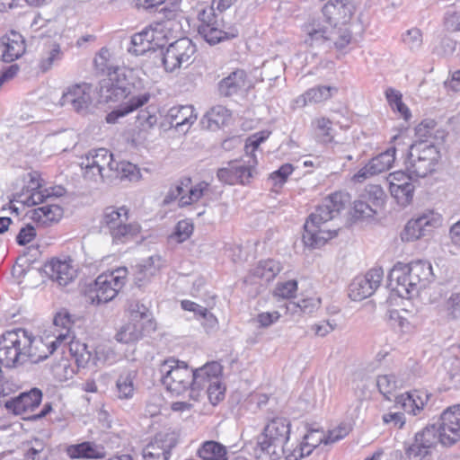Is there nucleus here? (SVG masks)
Instances as JSON below:
<instances>
[{
  "label": "nucleus",
  "mask_w": 460,
  "mask_h": 460,
  "mask_svg": "<svg viewBox=\"0 0 460 460\" xmlns=\"http://www.w3.org/2000/svg\"><path fill=\"white\" fill-rule=\"evenodd\" d=\"M179 442V435L167 429L157 432L142 450L144 460H169Z\"/></svg>",
  "instance_id": "12"
},
{
  "label": "nucleus",
  "mask_w": 460,
  "mask_h": 460,
  "mask_svg": "<svg viewBox=\"0 0 460 460\" xmlns=\"http://www.w3.org/2000/svg\"><path fill=\"white\" fill-rule=\"evenodd\" d=\"M214 6L211 5L208 8H204L200 10L198 13V32L202 31V29L208 28L209 26L215 25L216 21H217V16L214 12Z\"/></svg>",
  "instance_id": "62"
},
{
  "label": "nucleus",
  "mask_w": 460,
  "mask_h": 460,
  "mask_svg": "<svg viewBox=\"0 0 460 460\" xmlns=\"http://www.w3.org/2000/svg\"><path fill=\"white\" fill-rule=\"evenodd\" d=\"M436 164V163L409 151L405 161V169L409 173L418 179L426 177L429 173L433 172Z\"/></svg>",
  "instance_id": "28"
},
{
  "label": "nucleus",
  "mask_w": 460,
  "mask_h": 460,
  "mask_svg": "<svg viewBox=\"0 0 460 460\" xmlns=\"http://www.w3.org/2000/svg\"><path fill=\"white\" fill-rule=\"evenodd\" d=\"M285 70V63L279 57L263 62L261 66L262 80L273 81L278 79Z\"/></svg>",
  "instance_id": "45"
},
{
  "label": "nucleus",
  "mask_w": 460,
  "mask_h": 460,
  "mask_svg": "<svg viewBox=\"0 0 460 460\" xmlns=\"http://www.w3.org/2000/svg\"><path fill=\"white\" fill-rule=\"evenodd\" d=\"M126 268H119L109 274L97 277L91 289V299L96 305L111 301L125 284Z\"/></svg>",
  "instance_id": "11"
},
{
  "label": "nucleus",
  "mask_w": 460,
  "mask_h": 460,
  "mask_svg": "<svg viewBox=\"0 0 460 460\" xmlns=\"http://www.w3.org/2000/svg\"><path fill=\"white\" fill-rule=\"evenodd\" d=\"M443 22L447 31H460V11L456 10V6L448 7L444 14Z\"/></svg>",
  "instance_id": "60"
},
{
  "label": "nucleus",
  "mask_w": 460,
  "mask_h": 460,
  "mask_svg": "<svg viewBox=\"0 0 460 460\" xmlns=\"http://www.w3.org/2000/svg\"><path fill=\"white\" fill-rule=\"evenodd\" d=\"M432 279L431 264L421 260L408 264L397 262L388 275L389 285L402 297L418 295Z\"/></svg>",
  "instance_id": "5"
},
{
  "label": "nucleus",
  "mask_w": 460,
  "mask_h": 460,
  "mask_svg": "<svg viewBox=\"0 0 460 460\" xmlns=\"http://www.w3.org/2000/svg\"><path fill=\"white\" fill-rule=\"evenodd\" d=\"M376 214H377V211L361 196L354 202L352 216L355 219L370 218Z\"/></svg>",
  "instance_id": "54"
},
{
  "label": "nucleus",
  "mask_w": 460,
  "mask_h": 460,
  "mask_svg": "<svg viewBox=\"0 0 460 460\" xmlns=\"http://www.w3.org/2000/svg\"><path fill=\"white\" fill-rule=\"evenodd\" d=\"M143 336L142 324L138 321H131L123 325L116 333L115 339L121 343H131L137 341Z\"/></svg>",
  "instance_id": "37"
},
{
  "label": "nucleus",
  "mask_w": 460,
  "mask_h": 460,
  "mask_svg": "<svg viewBox=\"0 0 460 460\" xmlns=\"http://www.w3.org/2000/svg\"><path fill=\"white\" fill-rule=\"evenodd\" d=\"M128 209L125 206L105 208L102 224L108 229L113 243H127L140 234V225L137 222L128 223Z\"/></svg>",
  "instance_id": "6"
},
{
  "label": "nucleus",
  "mask_w": 460,
  "mask_h": 460,
  "mask_svg": "<svg viewBox=\"0 0 460 460\" xmlns=\"http://www.w3.org/2000/svg\"><path fill=\"white\" fill-rule=\"evenodd\" d=\"M396 402L401 403L405 411L413 415H417L424 406V402L417 391L402 394L396 398Z\"/></svg>",
  "instance_id": "42"
},
{
  "label": "nucleus",
  "mask_w": 460,
  "mask_h": 460,
  "mask_svg": "<svg viewBox=\"0 0 460 460\" xmlns=\"http://www.w3.org/2000/svg\"><path fill=\"white\" fill-rule=\"evenodd\" d=\"M92 102L89 87L75 84L68 87L59 100L61 106H67L76 112H85Z\"/></svg>",
  "instance_id": "20"
},
{
  "label": "nucleus",
  "mask_w": 460,
  "mask_h": 460,
  "mask_svg": "<svg viewBox=\"0 0 460 460\" xmlns=\"http://www.w3.org/2000/svg\"><path fill=\"white\" fill-rule=\"evenodd\" d=\"M291 422L288 418H272L255 443L246 446V450L257 459L279 460L285 454L284 446L289 440Z\"/></svg>",
  "instance_id": "4"
},
{
  "label": "nucleus",
  "mask_w": 460,
  "mask_h": 460,
  "mask_svg": "<svg viewBox=\"0 0 460 460\" xmlns=\"http://www.w3.org/2000/svg\"><path fill=\"white\" fill-rule=\"evenodd\" d=\"M25 51L23 37L14 31L0 38V58L4 62L18 59Z\"/></svg>",
  "instance_id": "23"
},
{
  "label": "nucleus",
  "mask_w": 460,
  "mask_h": 460,
  "mask_svg": "<svg viewBox=\"0 0 460 460\" xmlns=\"http://www.w3.org/2000/svg\"><path fill=\"white\" fill-rule=\"evenodd\" d=\"M166 119L171 127L180 128L185 125H191L195 122L197 116L194 114V108L191 105H181L172 107L168 111Z\"/></svg>",
  "instance_id": "30"
},
{
  "label": "nucleus",
  "mask_w": 460,
  "mask_h": 460,
  "mask_svg": "<svg viewBox=\"0 0 460 460\" xmlns=\"http://www.w3.org/2000/svg\"><path fill=\"white\" fill-rule=\"evenodd\" d=\"M63 58V52L58 43H52L45 57H42L39 68L41 72L46 73L52 68V66Z\"/></svg>",
  "instance_id": "47"
},
{
  "label": "nucleus",
  "mask_w": 460,
  "mask_h": 460,
  "mask_svg": "<svg viewBox=\"0 0 460 460\" xmlns=\"http://www.w3.org/2000/svg\"><path fill=\"white\" fill-rule=\"evenodd\" d=\"M192 233L193 224L189 220H181L177 223L173 234L170 235V239L181 243L189 239Z\"/></svg>",
  "instance_id": "57"
},
{
  "label": "nucleus",
  "mask_w": 460,
  "mask_h": 460,
  "mask_svg": "<svg viewBox=\"0 0 460 460\" xmlns=\"http://www.w3.org/2000/svg\"><path fill=\"white\" fill-rule=\"evenodd\" d=\"M226 448L218 442L210 440L203 443L198 450L199 460H227Z\"/></svg>",
  "instance_id": "36"
},
{
  "label": "nucleus",
  "mask_w": 460,
  "mask_h": 460,
  "mask_svg": "<svg viewBox=\"0 0 460 460\" xmlns=\"http://www.w3.org/2000/svg\"><path fill=\"white\" fill-rule=\"evenodd\" d=\"M30 343L25 339V330L9 331L0 336V367L16 368L27 363L26 348Z\"/></svg>",
  "instance_id": "7"
},
{
  "label": "nucleus",
  "mask_w": 460,
  "mask_h": 460,
  "mask_svg": "<svg viewBox=\"0 0 460 460\" xmlns=\"http://www.w3.org/2000/svg\"><path fill=\"white\" fill-rule=\"evenodd\" d=\"M66 190L63 187H56L51 189L40 190L39 180L31 177L29 185L22 193L16 195L15 200L28 207L41 204L47 201L59 198L65 194Z\"/></svg>",
  "instance_id": "17"
},
{
  "label": "nucleus",
  "mask_w": 460,
  "mask_h": 460,
  "mask_svg": "<svg viewBox=\"0 0 460 460\" xmlns=\"http://www.w3.org/2000/svg\"><path fill=\"white\" fill-rule=\"evenodd\" d=\"M202 370L206 372L204 380L200 383L199 391V400L202 394H207L209 402L216 405L224 399L225 387L220 382L219 376L221 374V365L217 362H211L204 365Z\"/></svg>",
  "instance_id": "15"
},
{
  "label": "nucleus",
  "mask_w": 460,
  "mask_h": 460,
  "mask_svg": "<svg viewBox=\"0 0 460 460\" xmlns=\"http://www.w3.org/2000/svg\"><path fill=\"white\" fill-rule=\"evenodd\" d=\"M152 110L153 111H151V107H146L138 112L137 121L141 130L148 131L156 125L157 116L154 111L155 108H152Z\"/></svg>",
  "instance_id": "58"
},
{
  "label": "nucleus",
  "mask_w": 460,
  "mask_h": 460,
  "mask_svg": "<svg viewBox=\"0 0 460 460\" xmlns=\"http://www.w3.org/2000/svg\"><path fill=\"white\" fill-rule=\"evenodd\" d=\"M441 225V217L433 211H428L416 218L407 222L403 232L402 233V240L406 242H413L429 234L435 228Z\"/></svg>",
  "instance_id": "14"
},
{
  "label": "nucleus",
  "mask_w": 460,
  "mask_h": 460,
  "mask_svg": "<svg viewBox=\"0 0 460 460\" xmlns=\"http://www.w3.org/2000/svg\"><path fill=\"white\" fill-rule=\"evenodd\" d=\"M43 394L40 388L33 387L26 392H22L17 396L4 402V407L14 415H22L33 411L42 401Z\"/></svg>",
  "instance_id": "19"
},
{
  "label": "nucleus",
  "mask_w": 460,
  "mask_h": 460,
  "mask_svg": "<svg viewBox=\"0 0 460 460\" xmlns=\"http://www.w3.org/2000/svg\"><path fill=\"white\" fill-rule=\"evenodd\" d=\"M323 16L330 26L346 23L354 13L353 4L347 0H328L322 9Z\"/></svg>",
  "instance_id": "21"
},
{
  "label": "nucleus",
  "mask_w": 460,
  "mask_h": 460,
  "mask_svg": "<svg viewBox=\"0 0 460 460\" xmlns=\"http://www.w3.org/2000/svg\"><path fill=\"white\" fill-rule=\"evenodd\" d=\"M113 163V155L108 149H92L82 158L83 176L93 182H109L112 176Z\"/></svg>",
  "instance_id": "9"
},
{
  "label": "nucleus",
  "mask_w": 460,
  "mask_h": 460,
  "mask_svg": "<svg viewBox=\"0 0 460 460\" xmlns=\"http://www.w3.org/2000/svg\"><path fill=\"white\" fill-rule=\"evenodd\" d=\"M284 450L285 454L282 456H285L286 460H300L311 455L310 452H306L308 449L302 441L294 448H289L287 444L284 446Z\"/></svg>",
  "instance_id": "64"
},
{
  "label": "nucleus",
  "mask_w": 460,
  "mask_h": 460,
  "mask_svg": "<svg viewBox=\"0 0 460 460\" xmlns=\"http://www.w3.org/2000/svg\"><path fill=\"white\" fill-rule=\"evenodd\" d=\"M160 373L163 385L172 394L186 395L190 400L199 401L200 382L206 374L202 367L192 369L185 362L169 358L161 365Z\"/></svg>",
  "instance_id": "3"
},
{
  "label": "nucleus",
  "mask_w": 460,
  "mask_h": 460,
  "mask_svg": "<svg viewBox=\"0 0 460 460\" xmlns=\"http://www.w3.org/2000/svg\"><path fill=\"white\" fill-rule=\"evenodd\" d=\"M413 178H415V176L411 175L407 171L406 172L402 171H396L387 176L386 181L389 189L398 190L400 186L413 184Z\"/></svg>",
  "instance_id": "55"
},
{
  "label": "nucleus",
  "mask_w": 460,
  "mask_h": 460,
  "mask_svg": "<svg viewBox=\"0 0 460 460\" xmlns=\"http://www.w3.org/2000/svg\"><path fill=\"white\" fill-rule=\"evenodd\" d=\"M136 372L133 370L123 371L118 377L115 385V395L120 400H129L135 394L134 380Z\"/></svg>",
  "instance_id": "32"
},
{
  "label": "nucleus",
  "mask_w": 460,
  "mask_h": 460,
  "mask_svg": "<svg viewBox=\"0 0 460 460\" xmlns=\"http://www.w3.org/2000/svg\"><path fill=\"white\" fill-rule=\"evenodd\" d=\"M231 116L230 111L222 105L212 107L201 119L204 128L209 130H217L226 125Z\"/></svg>",
  "instance_id": "31"
},
{
  "label": "nucleus",
  "mask_w": 460,
  "mask_h": 460,
  "mask_svg": "<svg viewBox=\"0 0 460 460\" xmlns=\"http://www.w3.org/2000/svg\"><path fill=\"white\" fill-rule=\"evenodd\" d=\"M446 310L448 319H460V293L451 294L446 302Z\"/></svg>",
  "instance_id": "63"
},
{
  "label": "nucleus",
  "mask_w": 460,
  "mask_h": 460,
  "mask_svg": "<svg viewBox=\"0 0 460 460\" xmlns=\"http://www.w3.org/2000/svg\"><path fill=\"white\" fill-rule=\"evenodd\" d=\"M441 429L447 433L444 441L447 444H456L460 439V404L446 409L439 419Z\"/></svg>",
  "instance_id": "22"
},
{
  "label": "nucleus",
  "mask_w": 460,
  "mask_h": 460,
  "mask_svg": "<svg viewBox=\"0 0 460 460\" xmlns=\"http://www.w3.org/2000/svg\"><path fill=\"white\" fill-rule=\"evenodd\" d=\"M335 28L332 26H325L321 23H313L311 28L307 31V37L305 43L313 48L326 46L328 48L332 45V40H334Z\"/></svg>",
  "instance_id": "27"
},
{
  "label": "nucleus",
  "mask_w": 460,
  "mask_h": 460,
  "mask_svg": "<svg viewBox=\"0 0 460 460\" xmlns=\"http://www.w3.org/2000/svg\"><path fill=\"white\" fill-rule=\"evenodd\" d=\"M30 211L31 219L36 223L38 226L49 227L59 222L63 217V208L60 205L50 201Z\"/></svg>",
  "instance_id": "24"
},
{
  "label": "nucleus",
  "mask_w": 460,
  "mask_h": 460,
  "mask_svg": "<svg viewBox=\"0 0 460 460\" xmlns=\"http://www.w3.org/2000/svg\"><path fill=\"white\" fill-rule=\"evenodd\" d=\"M360 196L370 203V206L377 212L384 207L386 199L384 190L376 184L367 186Z\"/></svg>",
  "instance_id": "44"
},
{
  "label": "nucleus",
  "mask_w": 460,
  "mask_h": 460,
  "mask_svg": "<svg viewBox=\"0 0 460 460\" xmlns=\"http://www.w3.org/2000/svg\"><path fill=\"white\" fill-rule=\"evenodd\" d=\"M384 277L381 268H373L365 275L356 277L349 285V296L354 301H361L372 296L379 288Z\"/></svg>",
  "instance_id": "16"
},
{
  "label": "nucleus",
  "mask_w": 460,
  "mask_h": 460,
  "mask_svg": "<svg viewBox=\"0 0 460 460\" xmlns=\"http://www.w3.org/2000/svg\"><path fill=\"white\" fill-rule=\"evenodd\" d=\"M337 92L338 89L333 86L317 85L308 89L300 98L303 100L304 104L308 102L318 103L330 99Z\"/></svg>",
  "instance_id": "38"
},
{
  "label": "nucleus",
  "mask_w": 460,
  "mask_h": 460,
  "mask_svg": "<svg viewBox=\"0 0 460 460\" xmlns=\"http://www.w3.org/2000/svg\"><path fill=\"white\" fill-rule=\"evenodd\" d=\"M93 63L95 69L99 73L107 74L108 75L109 72H112L116 69V67H114L111 63V52L105 47L102 48L96 54Z\"/></svg>",
  "instance_id": "52"
},
{
  "label": "nucleus",
  "mask_w": 460,
  "mask_h": 460,
  "mask_svg": "<svg viewBox=\"0 0 460 460\" xmlns=\"http://www.w3.org/2000/svg\"><path fill=\"white\" fill-rule=\"evenodd\" d=\"M53 322L56 327H61L58 334L68 335V338L62 344L63 353L67 349L78 367H85L90 362H93V365L97 364V355H93V352L89 350L85 343L75 340V337L71 335L70 329L73 322L71 315L67 312L58 313Z\"/></svg>",
  "instance_id": "8"
},
{
  "label": "nucleus",
  "mask_w": 460,
  "mask_h": 460,
  "mask_svg": "<svg viewBox=\"0 0 460 460\" xmlns=\"http://www.w3.org/2000/svg\"><path fill=\"white\" fill-rule=\"evenodd\" d=\"M67 338V334H57L55 341L45 343L41 338H35L25 330V339L30 343L26 348V351L31 354L27 358V363H39L47 359L58 348H63V341Z\"/></svg>",
  "instance_id": "18"
},
{
  "label": "nucleus",
  "mask_w": 460,
  "mask_h": 460,
  "mask_svg": "<svg viewBox=\"0 0 460 460\" xmlns=\"http://www.w3.org/2000/svg\"><path fill=\"white\" fill-rule=\"evenodd\" d=\"M199 34L209 44L214 45L225 40H230L238 36V30L231 28L229 31H225L220 28V21H216L215 25L202 29Z\"/></svg>",
  "instance_id": "33"
},
{
  "label": "nucleus",
  "mask_w": 460,
  "mask_h": 460,
  "mask_svg": "<svg viewBox=\"0 0 460 460\" xmlns=\"http://www.w3.org/2000/svg\"><path fill=\"white\" fill-rule=\"evenodd\" d=\"M247 75L243 69H235L217 84L219 95L231 97L236 94L245 85Z\"/></svg>",
  "instance_id": "26"
},
{
  "label": "nucleus",
  "mask_w": 460,
  "mask_h": 460,
  "mask_svg": "<svg viewBox=\"0 0 460 460\" xmlns=\"http://www.w3.org/2000/svg\"><path fill=\"white\" fill-rule=\"evenodd\" d=\"M191 183L190 177H184L180 181V183L172 187L164 199V203L168 205L177 199H181L185 194V188H189Z\"/></svg>",
  "instance_id": "61"
},
{
  "label": "nucleus",
  "mask_w": 460,
  "mask_h": 460,
  "mask_svg": "<svg viewBox=\"0 0 460 460\" xmlns=\"http://www.w3.org/2000/svg\"><path fill=\"white\" fill-rule=\"evenodd\" d=\"M444 437H447V433L441 429L439 424L428 425L416 433L413 443L405 448V453L411 460H422L438 443L445 447L453 446L446 443Z\"/></svg>",
  "instance_id": "10"
},
{
  "label": "nucleus",
  "mask_w": 460,
  "mask_h": 460,
  "mask_svg": "<svg viewBox=\"0 0 460 460\" xmlns=\"http://www.w3.org/2000/svg\"><path fill=\"white\" fill-rule=\"evenodd\" d=\"M111 172L113 173H111L112 176L111 177V180H109V182H112L116 180L122 181L125 179L132 181H137L140 178L139 169L136 164L128 161L114 160Z\"/></svg>",
  "instance_id": "34"
},
{
  "label": "nucleus",
  "mask_w": 460,
  "mask_h": 460,
  "mask_svg": "<svg viewBox=\"0 0 460 460\" xmlns=\"http://www.w3.org/2000/svg\"><path fill=\"white\" fill-rule=\"evenodd\" d=\"M327 436L323 434V429H312L309 428L307 429L306 434L303 437L302 442L307 447L308 451L312 453L314 448H316L322 443L328 445Z\"/></svg>",
  "instance_id": "50"
},
{
  "label": "nucleus",
  "mask_w": 460,
  "mask_h": 460,
  "mask_svg": "<svg viewBox=\"0 0 460 460\" xmlns=\"http://www.w3.org/2000/svg\"><path fill=\"white\" fill-rule=\"evenodd\" d=\"M385 93L392 110L398 112L402 119L408 120L411 117V113L409 108L403 103L402 93L392 87L387 88Z\"/></svg>",
  "instance_id": "40"
},
{
  "label": "nucleus",
  "mask_w": 460,
  "mask_h": 460,
  "mask_svg": "<svg viewBox=\"0 0 460 460\" xmlns=\"http://www.w3.org/2000/svg\"><path fill=\"white\" fill-rule=\"evenodd\" d=\"M159 260V257L151 256L144 263L135 267L134 282L137 287L144 286L158 272L159 266H155V261Z\"/></svg>",
  "instance_id": "35"
},
{
  "label": "nucleus",
  "mask_w": 460,
  "mask_h": 460,
  "mask_svg": "<svg viewBox=\"0 0 460 460\" xmlns=\"http://www.w3.org/2000/svg\"><path fill=\"white\" fill-rule=\"evenodd\" d=\"M156 49L157 43H147V40L143 37L140 31L131 37V47L128 51L136 56H141L148 51H155Z\"/></svg>",
  "instance_id": "49"
},
{
  "label": "nucleus",
  "mask_w": 460,
  "mask_h": 460,
  "mask_svg": "<svg viewBox=\"0 0 460 460\" xmlns=\"http://www.w3.org/2000/svg\"><path fill=\"white\" fill-rule=\"evenodd\" d=\"M49 277L59 286L66 287L76 276L75 270L67 262L60 260H52L45 266Z\"/></svg>",
  "instance_id": "25"
},
{
  "label": "nucleus",
  "mask_w": 460,
  "mask_h": 460,
  "mask_svg": "<svg viewBox=\"0 0 460 460\" xmlns=\"http://www.w3.org/2000/svg\"><path fill=\"white\" fill-rule=\"evenodd\" d=\"M195 51V45L189 38H181L172 42L163 53L162 61L165 70L173 72L183 64H190Z\"/></svg>",
  "instance_id": "13"
},
{
  "label": "nucleus",
  "mask_w": 460,
  "mask_h": 460,
  "mask_svg": "<svg viewBox=\"0 0 460 460\" xmlns=\"http://www.w3.org/2000/svg\"><path fill=\"white\" fill-rule=\"evenodd\" d=\"M376 385L380 394H382L386 400H390V395H392L397 388L401 387L402 384L394 375H381L376 378Z\"/></svg>",
  "instance_id": "48"
},
{
  "label": "nucleus",
  "mask_w": 460,
  "mask_h": 460,
  "mask_svg": "<svg viewBox=\"0 0 460 460\" xmlns=\"http://www.w3.org/2000/svg\"><path fill=\"white\" fill-rule=\"evenodd\" d=\"M402 41L411 51H417L422 46V33L418 28H411L402 34Z\"/></svg>",
  "instance_id": "59"
},
{
  "label": "nucleus",
  "mask_w": 460,
  "mask_h": 460,
  "mask_svg": "<svg viewBox=\"0 0 460 460\" xmlns=\"http://www.w3.org/2000/svg\"><path fill=\"white\" fill-rule=\"evenodd\" d=\"M209 184L206 181H199L194 186L190 184L189 188H185V194L179 200V207L182 208L199 201L208 191Z\"/></svg>",
  "instance_id": "43"
},
{
  "label": "nucleus",
  "mask_w": 460,
  "mask_h": 460,
  "mask_svg": "<svg viewBox=\"0 0 460 460\" xmlns=\"http://www.w3.org/2000/svg\"><path fill=\"white\" fill-rule=\"evenodd\" d=\"M349 203V195L338 191L325 198L304 225L303 242L305 246L318 249L338 234L337 229L327 226L329 221L336 218Z\"/></svg>",
  "instance_id": "2"
},
{
  "label": "nucleus",
  "mask_w": 460,
  "mask_h": 460,
  "mask_svg": "<svg viewBox=\"0 0 460 460\" xmlns=\"http://www.w3.org/2000/svg\"><path fill=\"white\" fill-rule=\"evenodd\" d=\"M394 155L395 149L390 148L385 152L379 154L378 155L373 157L369 162L370 169H372V172H375L376 175L390 169L394 162Z\"/></svg>",
  "instance_id": "41"
},
{
  "label": "nucleus",
  "mask_w": 460,
  "mask_h": 460,
  "mask_svg": "<svg viewBox=\"0 0 460 460\" xmlns=\"http://www.w3.org/2000/svg\"><path fill=\"white\" fill-rule=\"evenodd\" d=\"M282 270L280 263L275 260L268 259L260 261L257 265L250 270L248 278L252 281L254 279H262L266 282L272 280Z\"/></svg>",
  "instance_id": "29"
},
{
  "label": "nucleus",
  "mask_w": 460,
  "mask_h": 460,
  "mask_svg": "<svg viewBox=\"0 0 460 460\" xmlns=\"http://www.w3.org/2000/svg\"><path fill=\"white\" fill-rule=\"evenodd\" d=\"M71 455L74 457H84L90 460L92 458L102 457L103 454L98 451L91 443L84 442L73 447Z\"/></svg>",
  "instance_id": "56"
},
{
  "label": "nucleus",
  "mask_w": 460,
  "mask_h": 460,
  "mask_svg": "<svg viewBox=\"0 0 460 460\" xmlns=\"http://www.w3.org/2000/svg\"><path fill=\"white\" fill-rule=\"evenodd\" d=\"M396 190L394 189H389L391 196L396 200V202L402 207H406L411 203L413 199L415 185L408 184L402 185Z\"/></svg>",
  "instance_id": "51"
},
{
  "label": "nucleus",
  "mask_w": 460,
  "mask_h": 460,
  "mask_svg": "<svg viewBox=\"0 0 460 460\" xmlns=\"http://www.w3.org/2000/svg\"><path fill=\"white\" fill-rule=\"evenodd\" d=\"M409 151L436 164H438L440 158L438 147L432 142L427 140H420L411 145Z\"/></svg>",
  "instance_id": "39"
},
{
  "label": "nucleus",
  "mask_w": 460,
  "mask_h": 460,
  "mask_svg": "<svg viewBox=\"0 0 460 460\" xmlns=\"http://www.w3.org/2000/svg\"><path fill=\"white\" fill-rule=\"evenodd\" d=\"M102 96L106 102L125 101L106 116V122L114 124L118 119L124 117L145 106L151 98L142 80L134 76L133 70L116 67L109 72V83L102 86Z\"/></svg>",
  "instance_id": "1"
},
{
  "label": "nucleus",
  "mask_w": 460,
  "mask_h": 460,
  "mask_svg": "<svg viewBox=\"0 0 460 460\" xmlns=\"http://www.w3.org/2000/svg\"><path fill=\"white\" fill-rule=\"evenodd\" d=\"M24 460H47L45 451V443L40 438H34L23 444Z\"/></svg>",
  "instance_id": "46"
},
{
  "label": "nucleus",
  "mask_w": 460,
  "mask_h": 460,
  "mask_svg": "<svg viewBox=\"0 0 460 460\" xmlns=\"http://www.w3.org/2000/svg\"><path fill=\"white\" fill-rule=\"evenodd\" d=\"M161 25V22H157L141 31L143 37L147 40V43H157V49H163L164 45V34L160 29Z\"/></svg>",
  "instance_id": "53"
}]
</instances>
